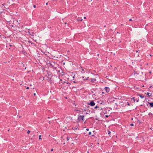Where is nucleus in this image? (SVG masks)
I'll return each instance as SVG.
<instances>
[{
    "mask_svg": "<svg viewBox=\"0 0 153 153\" xmlns=\"http://www.w3.org/2000/svg\"><path fill=\"white\" fill-rule=\"evenodd\" d=\"M78 117L76 120H74L73 118H71V120H74V122L75 123L76 122H79L81 120H82L83 121H84V115H78Z\"/></svg>",
    "mask_w": 153,
    "mask_h": 153,
    "instance_id": "obj_1",
    "label": "nucleus"
},
{
    "mask_svg": "<svg viewBox=\"0 0 153 153\" xmlns=\"http://www.w3.org/2000/svg\"><path fill=\"white\" fill-rule=\"evenodd\" d=\"M17 24H19L18 21L16 20H14L13 19L12 25H11V26L14 27H17L19 28V27L17 25Z\"/></svg>",
    "mask_w": 153,
    "mask_h": 153,
    "instance_id": "obj_2",
    "label": "nucleus"
},
{
    "mask_svg": "<svg viewBox=\"0 0 153 153\" xmlns=\"http://www.w3.org/2000/svg\"><path fill=\"white\" fill-rule=\"evenodd\" d=\"M101 88H94L93 89V90L96 91L97 94H99L101 93Z\"/></svg>",
    "mask_w": 153,
    "mask_h": 153,
    "instance_id": "obj_3",
    "label": "nucleus"
},
{
    "mask_svg": "<svg viewBox=\"0 0 153 153\" xmlns=\"http://www.w3.org/2000/svg\"><path fill=\"white\" fill-rule=\"evenodd\" d=\"M50 74H48V76H50ZM47 79V80H48L50 82L51 84H53L54 83V80L52 78V77H50L48 76Z\"/></svg>",
    "mask_w": 153,
    "mask_h": 153,
    "instance_id": "obj_4",
    "label": "nucleus"
},
{
    "mask_svg": "<svg viewBox=\"0 0 153 153\" xmlns=\"http://www.w3.org/2000/svg\"><path fill=\"white\" fill-rule=\"evenodd\" d=\"M88 105H90L91 106H93L95 105V103L93 100L89 101V102L88 103Z\"/></svg>",
    "mask_w": 153,
    "mask_h": 153,
    "instance_id": "obj_5",
    "label": "nucleus"
},
{
    "mask_svg": "<svg viewBox=\"0 0 153 153\" xmlns=\"http://www.w3.org/2000/svg\"><path fill=\"white\" fill-rule=\"evenodd\" d=\"M148 104H149L150 105V107L151 108H153V102H148V104H147V105L148 106Z\"/></svg>",
    "mask_w": 153,
    "mask_h": 153,
    "instance_id": "obj_6",
    "label": "nucleus"
},
{
    "mask_svg": "<svg viewBox=\"0 0 153 153\" xmlns=\"http://www.w3.org/2000/svg\"><path fill=\"white\" fill-rule=\"evenodd\" d=\"M105 90L106 91L107 93H108L110 91V89L108 87H105Z\"/></svg>",
    "mask_w": 153,
    "mask_h": 153,
    "instance_id": "obj_7",
    "label": "nucleus"
},
{
    "mask_svg": "<svg viewBox=\"0 0 153 153\" xmlns=\"http://www.w3.org/2000/svg\"><path fill=\"white\" fill-rule=\"evenodd\" d=\"M90 79H91L90 81L94 83L96 81V79L91 78Z\"/></svg>",
    "mask_w": 153,
    "mask_h": 153,
    "instance_id": "obj_8",
    "label": "nucleus"
},
{
    "mask_svg": "<svg viewBox=\"0 0 153 153\" xmlns=\"http://www.w3.org/2000/svg\"><path fill=\"white\" fill-rule=\"evenodd\" d=\"M7 22L9 23L10 25V26H11V25H12L13 23V20H10L9 21H8Z\"/></svg>",
    "mask_w": 153,
    "mask_h": 153,
    "instance_id": "obj_9",
    "label": "nucleus"
},
{
    "mask_svg": "<svg viewBox=\"0 0 153 153\" xmlns=\"http://www.w3.org/2000/svg\"><path fill=\"white\" fill-rule=\"evenodd\" d=\"M28 42L29 43H31V46H32V45H33L34 46H36V45H35V44L34 43L30 41H28Z\"/></svg>",
    "mask_w": 153,
    "mask_h": 153,
    "instance_id": "obj_10",
    "label": "nucleus"
},
{
    "mask_svg": "<svg viewBox=\"0 0 153 153\" xmlns=\"http://www.w3.org/2000/svg\"><path fill=\"white\" fill-rule=\"evenodd\" d=\"M98 103H100V104H102L104 105L105 104V102H104L103 101H100L98 102Z\"/></svg>",
    "mask_w": 153,
    "mask_h": 153,
    "instance_id": "obj_11",
    "label": "nucleus"
},
{
    "mask_svg": "<svg viewBox=\"0 0 153 153\" xmlns=\"http://www.w3.org/2000/svg\"><path fill=\"white\" fill-rule=\"evenodd\" d=\"M134 98H135L134 97H133L132 98L133 100H134V102H135V101L136 100V101L137 102H138L139 99V98H137V99H135Z\"/></svg>",
    "mask_w": 153,
    "mask_h": 153,
    "instance_id": "obj_12",
    "label": "nucleus"
},
{
    "mask_svg": "<svg viewBox=\"0 0 153 153\" xmlns=\"http://www.w3.org/2000/svg\"><path fill=\"white\" fill-rule=\"evenodd\" d=\"M72 128L73 130L75 131V130H77V128L79 129V128H78V126H77V127H72Z\"/></svg>",
    "mask_w": 153,
    "mask_h": 153,
    "instance_id": "obj_13",
    "label": "nucleus"
},
{
    "mask_svg": "<svg viewBox=\"0 0 153 153\" xmlns=\"http://www.w3.org/2000/svg\"><path fill=\"white\" fill-rule=\"evenodd\" d=\"M146 94L148 96V97H149L150 96H152L151 94L149 93H147Z\"/></svg>",
    "mask_w": 153,
    "mask_h": 153,
    "instance_id": "obj_14",
    "label": "nucleus"
},
{
    "mask_svg": "<svg viewBox=\"0 0 153 153\" xmlns=\"http://www.w3.org/2000/svg\"><path fill=\"white\" fill-rule=\"evenodd\" d=\"M22 52L24 54H26V52L24 50H22Z\"/></svg>",
    "mask_w": 153,
    "mask_h": 153,
    "instance_id": "obj_15",
    "label": "nucleus"
},
{
    "mask_svg": "<svg viewBox=\"0 0 153 153\" xmlns=\"http://www.w3.org/2000/svg\"><path fill=\"white\" fill-rule=\"evenodd\" d=\"M139 97H140L141 98H142H142H144V96H142V95H140V94H139Z\"/></svg>",
    "mask_w": 153,
    "mask_h": 153,
    "instance_id": "obj_16",
    "label": "nucleus"
},
{
    "mask_svg": "<svg viewBox=\"0 0 153 153\" xmlns=\"http://www.w3.org/2000/svg\"><path fill=\"white\" fill-rule=\"evenodd\" d=\"M60 81H61V82L63 84L64 83H65V82L62 81V79H60Z\"/></svg>",
    "mask_w": 153,
    "mask_h": 153,
    "instance_id": "obj_17",
    "label": "nucleus"
},
{
    "mask_svg": "<svg viewBox=\"0 0 153 153\" xmlns=\"http://www.w3.org/2000/svg\"><path fill=\"white\" fill-rule=\"evenodd\" d=\"M65 138H66V139L67 141H68L69 140V138L67 136V137H65Z\"/></svg>",
    "mask_w": 153,
    "mask_h": 153,
    "instance_id": "obj_18",
    "label": "nucleus"
},
{
    "mask_svg": "<svg viewBox=\"0 0 153 153\" xmlns=\"http://www.w3.org/2000/svg\"><path fill=\"white\" fill-rule=\"evenodd\" d=\"M49 64H50V66H51L52 67H54L53 65L51 63H49Z\"/></svg>",
    "mask_w": 153,
    "mask_h": 153,
    "instance_id": "obj_19",
    "label": "nucleus"
},
{
    "mask_svg": "<svg viewBox=\"0 0 153 153\" xmlns=\"http://www.w3.org/2000/svg\"><path fill=\"white\" fill-rule=\"evenodd\" d=\"M64 138L63 139V140H65V139H66L65 137L64 136H63V137H61V138Z\"/></svg>",
    "mask_w": 153,
    "mask_h": 153,
    "instance_id": "obj_20",
    "label": "nucleus"
},
{
    "mask_svg": "<svg viewBox=\"0 0 153 153\" xmlns=\"http://www.w3.org/2000/svg\"><path fill=\"white\" fill-rule=\"evenodd\" d=\"M82 19H79V18H78L77 19V21H82Z\"/></svg>",
    "mask_w": 153,
    "mask_h": 153,
    "instance_id": "obj_21",
    "label": "nucleus"
},
{
    "mask_svg": "<svg viewBox=\"0 0 153 153\" xmlns=\"http://www.w3.org/2000/svg\"><path fill=\"white\" fill-rule=\"evenodd\" d=\"M21 30H19V31L20 32H21L22 31V27H23L22 26H21Z\"/></svg>",
    "mask_w": 153,
    "mask_h": 153,
    "instance_id": "obj_22",
    "label": "nucleus"
},
{
    "mask_svg": "<svg viewBox=\"0 0 153 153\" xmlns=\"http://www.w3.org/2000/svg\"><path fill=\"white\" fill-rule=\"evenodd\" d=\"M84 76H82V78L83 80L84 81H85V80H87L86 79V78H84Z\"/></svg>",
    "mask_w": 153,
    "mask_h": 153,
    "instance_id": "obj_23",
    "label": "nucleus"
},
{
    "mask_svg": "<svg viewBox=\"0 0 153 153\" xmlns=\"http://www.w3.org/2000/svg\"><path fill=\"white\" fill-rule=\"evenodd\" d=\"M99 107V106H97V105H96L95 107H94V108L96 109V108H98Z\"/></svg>",
    "mask_w": 153,
    "mask_h": 153,
    "instance_id": "obj_24",
    "label": "nucleus"
},
{
    "mask_svg": "<svg viewBox=\"0 0 153 153\" xmlns=\"http://www.w3.org/2000/svg\"><path fill=\"white\" fill-rule=\"evenodd\" d=\"M73 82L74 83H78V82L76 81V80H74V81H73Z\"/></svg>",
    "mask_w": 153,
    "mask_h": 153,
    "instance_id": "obj_25",
    "label": "nucleus"
},
{
    "mask_svg": "<svg viewBox=\"0 0 153 153\" xmlns=\"http://www.w3.org/2000/svg\"><path fill=\"white\" fill-rule=\"evenodd\" d=\"M30 130H28L27 131V133L28 134H29L30 133Z\"/></svg>",
    "mask_w": 153,
    "mask_h": 153,
    "instance_id": "obj_26",
    "label": "nucleus"
},
{
    "mask_svg": "<svg viewBox=\"0 0 153 153\" xmlns=\"http://www.w3.org/2000/svg\"><path fill=\"white\" fill-rule=\"evenodd\" d=\"M42 137V136L41 135H40L39 136V140H41V137Z\"/></svg>",
    "mask_w": 153,
    "mask_h": 153,
    "instance_id": "obj_27",
    "label": "nucleus"
},
{
    "mask_svg": "<svg viewBox=\"0 0 153 153\" xmlns=\"http://www.w3.org/2000/svg\"><path fill=\"white\" fill-rule=\"evenodd\" d=\"M130 126H134V124L133 123H131L130 124Z\"/></svg>",
    "mask_w": 153,
    "mask_h": 153,
    "instance_id": "obj_28",
    "label": "nucleus"
},
{
    "mask_svg": "<svg viewBox=\"0 0 153 153\" xmlns=\"http://www.w3.org/2000/svg\"><path fill=\"white\" fill-rule=\"evenodd\" d=\"M91 132H90V131L89 132V133H88V135H91Z\"/></svg>",
    "mask_w": 153,
    "mask_h": 153,
    "instance_id": "obj_29",
    "label": "nucleus"
},
{
    "mask_svg": "<svg viewBox=\"0 0 153 153\" xmlns=\"http://www.w3.org/2000/svg\"><path fill=\"white\" fill-rule=\"evenodd\" d=\"M111 133V132L110 131H108V134H110Z\"/></svg>",
    "mask_w": 153,
    "mask_h": 153,
    "instance_id": "obj_30",
    "label": "nucleus"
},
{
    "mask_svg": "<svg viewBox=\"0 0 153 153\" xmlns=\"http://www.w3.org/2000/svg\"><path fill=\"white\" fill-rule=\"evenodd\" d=\"M84 71V69H82V71H81V72H82V73H84V72H83V71Z\"/></svg>",
    "mask_w": 153,
    "mask_h": 153,
    "instance_id": "obj_31",
    "label": "nucleus"
},
{
    "mask_svg": "<svg viewBox=\"0 0 153 153\" xmlns=\"http://www.w3.org/2000/svg\"><path fill=\"white\" fill-rule=\"evenodd\" d=\"M151 114H153H153H152V113H149V114H148V115H150Z\"/></svg>",
    "mask_w": 153,
    "mask_h": 153,
    "instance_id": "obj_32",
    "label": "nucleus"
},
{
    "mask_svg": "<svg viewBox=\"0 0 153 153\" xmlns=\"http://www.w3.org/2000/svg\"><path fill=\"white\" fill-rule=\"evenodd\" d=\"M138 122H139V123H141V121L140 120H137Z\"/></svg>",
    "mask_w": 153,
    "mask_h": 153,
    "instance_id": "obj_33",
    "label": "nucleus"
},
{
    "mask_svg": "<svg viewBox=\"0 0 153 153\" xmlns=\"http://www.w3.org/2000/svg\"><path fill=\"white\" fill-rule=\"evenodd\" d=\"M89 79V77H87V78H86V79L87 80H88Z\"/></svg>",
    "mask_w": 153,
    "mask_h": 153,
    "instance_id": "obj_34",
    "label": "nucleus"
},
{
    "mask_svg": "<svg viewBox=\"0 0 153 153\" xmlns=\"http://www.w3.org/2000/svg\"><path fill=\"white\" fill-rule=\"evenodd\" d=\"M105 117L107 118L108 117V115H105Z\"/></svg>",
    "mask_w": 153,
    "mask_h": 153,
    "instance_id": "obj_35",
    "label": "nucleus"
},
{
    "mask_svg": "<svg viewBox=\"0 0 153 153\" xmlns=\"http://www.w3.org/2000/svg\"><path fill=\"white\" fill-rule=\"evenodd\" d=\"M72 76V78H73V80H74V76Z\"/></svg>",
    "mask_w": 153,
    "mask_h": 153,
    "instance_id": "obj_36",
    "label": "nucleus"
},
{
    "mask_svg": "<svg viewBox=\"0 0 153 153\" xmlns=\"http://www.w3.org/2000/svg\"><path fill=\"white\" fill-rule=\"evenodd\" d=\"M127 105L128 106H129L130 105V104H129V103L128 102H127Z\"/></svg>",
    "mask_w": 153,
    "mask_h": 153,
    "instance_id": "obj_37",
    "label": "nucleus"
},
{
    "mask_svg": "<svg viewBox=\"0 0 153 153\" xmlns=\"http://www.w3.org/2000/svg\"><path fill=\"white\" fill-rule=\"evenodd\" d=\"M33 7H34V8H36V5H33Z\"/></svg>",
    "mask_w": 153,
    "mask_h": 153,
    "instance_id": "obj_38",
    "label": "nucleus"
},
{
    "mask_svg": "<svg viewBox=\"0 0 153 153\" xmlns=\"http://www.w3.org/2000/svg\"><path fill=\"white\" fill-rule=\"evenodd\" d=\"M136 52H140V51L139 50L136 51Z\"/></svg>",
    "mask_w": 153,
    "mask_h": 153,
    "instance_id": "obj_39",
    "label": "nucleus"
},
{
    "mask_svg": "<svg viewBox=\"0 0 153 153\" xmlns=\"http://www.w3.org/2000/svg\"><path fill=\"white\" fill-rule=\"evenodd\" d=\"M132 21V20L131 19H129V21Z\"/></svg>",
    "mask_w": 153,
    "mask_h": 153,
    "instance_id": "obj_40",
    "label": "nucleus"
},
{
    "mask_svg": "<svg viewBox=\"0 0 153 153\" xmlns=\"http://www.w3.org/2000/svg\"><path fill=\"white\" fill-rule=\"evenodd\" d=\"M67 84H69V85H71V84L69 82H67Z\"/></svg>",
    "mask_w": 153,
    "mask_h": 153,
    "instance_id": "obj_41",
    "label": "nucleus"
},
{
    "mask_svg": "<svg viewBox=\"0 0 153 153\" xmlns=\"http://www.w3.org/2000/svg\"><path fill=\"white\" fill-rule=\"evenodd\" d=\"M134 74H139L138 73H137L136 72L135 73H134Z\"/></svg>",
    "mask_w": 153,
    "mask_h": 153,
    "instance_id": "obj_42",
    "label": "nucleus"
},
{
    "mask_svg": "<svg viewBox=\"0 0 153 153\" xmlns=\"http://www.w3.org/2000/svg\"><path fill=\"white\" fill-rule=\"evenodd\" d=\"M96 92H95V93L94 94L92 95H96Z\"/></svg>",
    "mask_w": 153,
    "mask_h": 153,
    "instance_id": "obj_43",
    "label": "nucleus"
},
{
    "mask_svg": "<svg viewBox=\"0 0 153 153\" xmlns=\"http://www.w3.org/2000/svg\"><path fill=\"white\" fill-rule=\"evenodd\" d=\"M29 87H27L26 88V89H29Z\"/></svg>",
    "mask_w": 153,
    "mask_h": 153,
    "instance_id": "obj_44",
    "label": "nucleus"
},
{
    "mask_svg": "<svg viewBox=\"0 0 153 153\" xmlns=\"http://www.w3.org/2000/svg\"><path fill=\"white\" fill-rule=\"evenodd\" d=\"M86 130L87 131H88L89 130V129H88V128H86Z\"/></svg>",
    "mask_w": 153,
    "mask_h": 153,
    "instance_id": "obj_45",
    "label": "nucleus"
},
{
    "mask_svg": "<svg viewBox=\"0 0 153 153\" xmlns=\"http://www.w3.org/2000/svg\"><path fill=\"white\" fill-rule=\"evenodd\" d=\"M53 149H51V151H53Z\"/></svg>",
    "mask_w": 153,
    "mask_h": 153,
    "instance_id": "obj_46",
    "label": "nucleus"
},
{
    "mask_svg": "<svg viewBox=\"0 0 153 153\" xmlns=\"http://www.w3.org/2000/svg\"><path fill=\"white\" fill-rule=\"evenodd\" d=\"M149 74H151L152 73V72L151 71H150L149 72Z\"/></svg>",
    "mask_w": 153,
    "mask_h": 153,
    "instance_id": "obj_47",
    "label": "nucleus"
},
{
    "mask_svg": "<svg viewBox=\"0 0 153 153\" xmlns=\"http://www.w3.org/2000/svg\"><path fill=\"white\" fill-rule=\"evenodd\" d=\"M91 92L92 93H94V91H91Z\"/></svg>",
    "mask_w": 153,
    "mask_h": 153,
    "instance_id": "obj_48",
    "label": "nucleus"
},
{
    "mask_svg": "<svg viewBox=\"0 0 153 153\" xmlns=\"http://www.w3.org/2000/svg\"><path fill=\"white\" fill-rule=\"evenodd\" d=\"M2 13V12H0V14H1V13Z\"/></svg>",
    "mask_w": 153,
    "mask_h": 153,
    "instance_id": "obj_49",
    "label": "nucleus"
},
{
    "mask_svg": "<svg viewBox=\"0 0 153 153\" xmlns=\"http://www.w3.org/2000/svg\"><path fill=\"white\" fill-rule=\"evenodd\" d=\"M144 105H140V106H144Z\"/></svg>",
    "mask_w": 153,
    "mask_h": 153,
    "instance_id": "obj_50",
    "label": "nucleus"
},
{
    "mask_svg": "<svg viewBox=\"0 0 153 153\" xmlns=\"http://www.w3.org/2000/svg\"><path fill=\"white\" fill-rule=\"evenodd\" d=\"M152 87V86L151 85L150 86V87H149V88H151V87Z\"/></svg>",
    "mask_w": 153,
    "mask_h": 153,
    "instance_id": "obj_51",
    "label": "nucleus"
},
{
    "mask_svg": "<svg viewBox=\"0 0 153 153\" xmlns=\"http://www.w3.org/2000/svg\"><path fill=\"white\" fill-rule=\"evenodd\" d=\"M97 76H98V74H97L96 75Z\"/></svg>",
    "mask_w": 153,
    "mask_h": 153,
    "instance_id": "obj_52",
    "label": "nucleus"
},
{
    "mask_svg": "<svg viewBox=\"0 0 153 153\" xmlns=\"http://www.w3.org/2000/svg\"><path fill=\"white\" fill-rule=\"evenodd\" d=\"M76 88L75 87H74V86L72 87V88Z\"/></svg>",
    "mask_w": 153,
    "mask_h": 153,
    "instance_id": "obj_53",
    "label": "nucleus"
},
{
    "mask_svg": "<svg viewBox=\"0 0 153 153\" xmlns=\"http://www.w3.org/2000/svg\"><path fill=\"white\" fill-rule=\"evenodd\" d=\"M85 114H88V113H87V112H86V113H85Z\"/></svg>",
    "mask_w": 153,
    "mask_h": 153,
    "instance_id": "obj_54",
    "label": "nucleus"
},
{
    "mask_svg": "<svg viewBox=\"0 0 153 153\" xmlns=\"http://www.w3.org/2000/svg\"><path fill=\"white\" fill-rule=\"evenodd\" d=\"M44 54H45V55H46V53H44Z\"/></svg>",
    "mask_w": 153,
    "mask_h": 153,
    "instance_id": "obj_55",
    "label": "nucleus"
},
{
    "mask_svg": "<svg viewBox=\"0 0 153 153\" xmlns=\"http://www.w3.org/2000/svg\"><path fill=\"white\" fill-rule=\"evenodd\" d=\"M115 104H116L117 105V103H115Z\"/></svg>",
    "mask_w": 153,
    "mask_h": 153,
    "instance_id": "obj_56",
    "label": "nucleus"
},
{
    "mask_svg": "<svg viewBox=\"0 0 153 153\" xmlns=\"http://www.w3.org/2000/svg\"><path fill=\"white\" fill-rule=\"evenodd\" d=\"M84 18L85 19L86 18V17H84Z\"/></svg>",
    "mask_w": 153,
    "mask_h": 153,
    "instance_id": "obj_57",
    "label": "nucleus"
},
{
    "mask_svg": "<svg viewBox=\"0 0 153 153\" xmlns=\"http://www.w3.org/2000/svg\"><path fill=\"white\" fill-rule=\"evenodd\" d=\"M48 4V3H46V5H47V4Z\"/></svg>",
    "mask_w": 153,
    "mask_h": 153,
    "instance_id": "obj_58",
    "label": "nucleus"
},
{
    "mask_svg": "<svg viewBox=\"0 0 153 153\" xmlns=\"http://www.w3.org/2000/svg\"><path fill=\"white\" fill-rule=\"evenodd\" d=\"M34 95H36V94L34 93Z\"/></svg>",
    "mask_w": 153,
    "mask_h": 153,
    "instance_id": "obj_59",
    "label": "nucleus"
},
{
    "mask_svg": "<svg viewBox=\"0 0 153 153\" xmlns=\"http://www.w3.org/2000/svg\"><path fill=\"white\" fill-rule=\"evenodd\" d=\"M89 107H89V106H88V108H89Z\"/></svg>",
    "mask_w": 153,
    "mask_h": 153,
    "instance_id": "obj_60",
    "label": "nucleus"
},
{
    "mask_svg": "<svg viewBox=\"0 0 153 153\" xmlns=\"http://www.w3.org/2000/svg\"><path fill=\"white\" fill-rule=\"evenodd\" d=\"M26 67H25V69H26Z\"/></svg>",
    "mask_w": 153,
    "mask_h": 153,
    "instance_id": "obj_61",
    "label": "nucleus"
},
{
    "mask_svg": "<svg viewBox=\"0 0 153 153\" xmlns=\"http://www.w3.org/2000/svg\"><path fill=\"white\" fill-rule=\"evenodd\" d=\"M31 140H32V139H33V138H31Z\"/></svg>",
    "mask_w": 153,
    "mask_h": 153,
    "instance_id": "obj_62",
    "label": "nucleus"
},
{
    "mask_svg": "<svg viewBox=\"0 0 153 153\" xmlns=\"http://www.w3.org/2000/svg\"><path fill=\"white\" fill-rule=\"evenodd\" d=\"M65 24H66V22L65 23Z\"/></svg>",
    "mask_w": 153,
    "mask_h": 153,
    "instance_id": "obj_63",
    "label": "nucleus"
},
{
    "mask_svg": "<svg viewBox=\"0 0 153 153\" xmlns=\"http://www.w3.org/2000/svg\"><path fill=\"white\" fill-rule=\"evenodd\" d=\"M113 101H114H114H115V100H113Z\"/></svg>",
    "mask_w": 153,
    "mask_h": 153,
    "instance_id": "obj_64",
    "label": "nucleus"
}]
</instances>
